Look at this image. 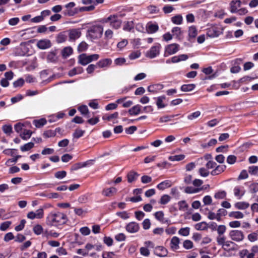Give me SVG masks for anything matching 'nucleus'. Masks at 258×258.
Segmentation results:
<instances>
[{"instance_id":"0eeeda50","label":"nucleus","mask_w":258,"mask_h":258,"mask_svg":"<svg viewBox=\"0 0 258 258\" xmlns=\"http://www.w3.org/2000/svg\"><path fill=\"white\" fill-rule=\"evenodd\" d=\"M44 216V210L43 208H40L35 212L31 211L28 213L27 217L28 219L33 220L34 219H41Z\"/></svg>"},{"instance_id":"7c9ffc66","label":"nucleus","mask_w":258,"mask_h":258,"mask_svg":"<svg viewBox=\"0 0 258 258\" xmlns=\"http://www.w3.org/2000/svg\"><path fill=\"white\" fill-rule=\"evenodd\" d=\"M73 52L72 48L70 46L64 47L61 51V54L63 57H67L70 56Z\"/></svg>"},{"instance_id":"4be33fe9","label":"nucleus","mask_w":258,"mask_h":258,"mask_svg":"<svg viewBox=\"0 0 258 258\" xmlns=\"http://www.w3.org/2000/svg\"><path fill=\"white\" fill-rule=\"evenodd\" d=\"M142 106L137 104L131 108L128 112L131 115H137L141 112Z\"/></svg>"},{"instance_id":"680f3d73","label":"nucleus","mask_w":258,"mask_h":258,"mask_svg":"<svg viewBox=\"0 0 258 258\" xmlns=\"http://www.w3.org/2000/svg\"><path fill=\"white\" fill-rule=\"evenodd\" d=\"M208 218L210 220H216L217 221H220L219 217H218L217 213H215L213 212H209L208 215Z\"/></svg>"},{"instance_id":"ddd939ff","label":"nucleus","mask_w":258,"mask_h":258,"mask_svg":"<svg viewBox=\"0 0 258 258\" xmlns=\"http://www.w3.org/2000/svg\"><path fill=\"white\" fill-rule=\"evenodd\" d=\"M241 1L240 0H233L230 3V11L231 13H236L241 6Z\"/></svg>"},{"instance_id":"37998d69","label":"nucleus","mask_w":258,"mask_h":258,"mask_svg":"<svg viewBox=\"0 0 258 258\" xmlns=\"http://www.w3.org/2000/svg\"><path fill=\"white\" fill-rule=\"evenodd\" d=\"M195 228L197 230H205L207 229V223L206 222H202L196 224Z\"/></svg>"},{"instance_id":"f257e3e1","label":"nucleus","mask_w":258,"mask_h":258,"mask_svg":"<svg viewBox=\"0 0 258 258\" xmlns=\"http://www.w3.org/2000/svg\"><path fill=\"white\" fill-rule=\"evenodd\" d=\"M47 224L55 227L65 224L68 221L67 215L61 212H51L48 214L46 218Z\"/></svg>"},{"instance_id":"5701e85b","label":"nucleus","mask_w":258,"mask_h":258,"mask_svg":"<svg viewBox=\"0 0 258 258\" xmlns=\"http://www.w3.org/2000/svg\"><path fill=\"white\" fill-rule=\"evenodd\" d=\"M164 87V86L162 84H154L152 85H150L148 87V91L152 93H156L158 91H159L162 89Z\"/></svg>"},{"instance_id":"5fc2aeb1","label":"nucleus","mask_w":258,"mask_h":258,"mask_svg":"<svg viewBox=\"0 0 258 258\" xmlns=\"http://www.w3.org/2000/svg\"><path fill=\"white\" fill-rule=\"evenodd\" d=\"M67 39V36L64 33H60L56 37V42L58 43L64 42Z\"/></svg>"},{"instance_id":"de8ad7c7","label":"nucleus","mask_w":258,"mask_h":258,"mask_svg":"<svg viewBox=\"0 0 258 258\" xmlns=\"http://www.w3.org/2000/svg\"><path fill=\"white\" fill-rule=\"evenodd\" d=\"M95 9V6L93 5L87 7H82L77 8L78 12H82L84 11H92Z\"/></svg>"},{"instance_id":"1a4fd4ad","label":"nucleus","mask_w":258,"mask_h":258,"mask_svg":"<svg viewBox=\"0 0 258 258\" xmlns=\"http://www.w3.org/2000/svg\"><path fill=\"white\" fill-rule=\"evenodd\" d=\"M112 61L109 58H103L99 60L97 63V66L99 69L106 70L111 65Z\"/></svg>"},{"instance_id":"473e14b6","label":"nucleus","mask_w":258,"mask_h":258,"mask_svg":"<svg viewBox=\"0 0 258 258\" xmlns=\"http://www.w3.org/2000/svg\"><path fill=\"white\" fill-rule=\"evenodd\" d=\"M154 216L155 218L159 221L160 222L165 223L166 222H167V220H165L164 216V213L162 211H158L155 213Z\"/></svg>"},{"instance_id":"f3484780","label":"nucleus","mask_w":258,"mask_h":258,"mask_svg":"<svg viewBox=\"0 0 258 258\" xmlns=\"http://www.w3.org/2000/svg\"><path fill=\"white\" fill-rule=\"evenodd\" d=\"M116 192V188L114 187H111L103 189L102 191V194L104 196L110 197L114 196Z\"/></svg>"},{"instance_id":"b1692460","label":"nucleus","mask_w":258,"mask_h":258,"mask_svg":"<svg viewBox=\"0 0 258 258\" xmlns=\"http://www.w3.org/2000/svg\"><path fill=\"white\" fill-rule=\"evenodd\" d=\"M226 168V165H221L216 166L215 169L211 172L212 175H217L223 172Z\"/></svg>"},{"instance_id":"20e7f679","label":"nucleus","mask_w":258,"mask_h":258,"mask_svg":"<svg viewBox=\"0 0 258 258\" xmlns=\"http://www.w3.org/2000/svg\"><path fill=\"white\" fill-rule=\"evenodd\" d=\"M179 49V45L177 43H172L167 45L165 47L164 56L167 57L176 53Z\"/></svg>"},{"instance_id":"69168bd1","label":"nucleus","mask_w":258,"mask_h":258,"mask_svg":"<svg viewBox=\"0 0 258 258\" xmlns=\"http://www.w3.org/2000/svg\"><path fill=\"white\" fill-rule=\"evenodd\" d=\"M147 10L150 14H157L159 10L155 6L151 5L147 8Z\"/></svg>"},{"instance_id":"a878e982","label":"nucleus","mask_w":258,"mask_h":258,"mask_svg":"<svg viewBox=\"0 0 258 258\" xmlns=\"http://www.w3.org/2000/svg\"><path fill=\"white\" fill-rule=\"evenodd\" d=\"M135 26L134 22L133 21H128L124 22L123 30L125 31L130 32L134 29Z\"/></svg>"},{"instance_id":"7ed1b4c3","label":"nucleus","mask_w":258,"mask_h":258,"mask_svg":"<svg viewBox=\"0 0 258 258\" xmlns=\"http://www.w3.org/2000/svg\"><path fill=\"white\" fill-rule=\"evenodd\" d=\"M103 32V27L100 25L91 26L87 30V36L90 39H98L101 37Z\"/></svg>"},{"instance_id":"6e6552de","label":"nucleus","mask_w":258,"mask_h":258,"mask_svg":"<svg viewBox=\"0 0 258 258\" xmlns=\"http://www.w3.org/2000/svg\"><path fill=\"white\" fill-rule=\"evenodd\" d=\"M140 227L138 223L136 222H131L125 226V229L130 233H135L140 230Z\"/></svg>"},{"instance_id":"c756f323","label":"nucleus","mask_w":258,"mask_h":258,"mask_svg":"<svg viewBox=\"0 0 258 258\" xmlns=\"http://www.w3.org/2000/svg\"><path fill=\"white\" fill-rule=\"evenodd\" d=\"M242 187L239 186H235L233 189L234 195L237 197L238 199H240L244 195V192L242 190Z\"/></svg>"},{"instance_id":"c9c22d12","label":"nucleus","mask_w":258,"mask_h":258,"mask_svg":"<svg viewBox=\"0 0 258 258\" xmlns=\"http://www.w3.org/2000/svg\"><path fill=\"white\" fill-rule=\"evenodd\" d=\"M47 122L46 120L44 118H41L39 119L34 120L33 121V124L36 127L40 128L44 125Z\"/></svg>"},{"instance_id":"423d86ee","label":"nucleus","mask_w":258,"mask_h":258,"mask_svg":"<svg viewBox=\"0 0 258 258\" xmlns=\"http://www.w3.org/2000/svg\"><path fill=\"white\" fill-rule=\"evenodd\" d=\"M229 236L233 241L240 242L243 240L244 236L243 232L237 230H233L229 232Z\"/></svg>"},{"instance_id":"412c9836","label":"nucleus","mask_w":258,"mask_h":258,"mask_svg":"<svg viewBox=\"0 0 258 258\" xmlns=\"http://www.w3.org/2000/svg\"><path fill=\"white\" fill-rule=\"evenodd\" d=\"M172 185V182L170 180H164L157 185V188L161 190H163L170 187Z\"/></svg>"},{"instance_id":"2eb2a0df","label":"nucleus","mask_w":258,"mask_h":258,"mask_svg":"<svg viewBox=\"0 0 258 258\" xmlns=\"http://www.w3.org/2000/svg\"><path fill=\"white\" fill-rule=\"evenodd\" d=\"M180 239L177 236H173L170 241V247L173 251H176L179 248Z\"/></svg>"},{"instance_id":"bf43d9fd","label":"nucleus","mask_w":258,"mask_h":258,"mask_svg":"<svg viewBox=\"0 0 258 258\" xmlns=\"http://www.w3.org/2000/svg\"><path fill=\"white\" fill-rule=\"evenodd\" d=\"M31 135L32 132L30 130H25L23 131L21 136L24 140H27L31 137Z\"/></svg>"},{"instance_id":"f8f14e48","label":"nucleus","mask_w":258,"mask_h":258,"mask_svg":"<svg viewBox=\"0 0 258 258\" xmlns=\"http://www.w3.org/2000/svg\"><path fill=\"white\" fill-rule=\"evenodd\" d=\"M36 46L40 49H46L51 47V43L49 40L43 39L38 41Z\"/></svg>"},{"instance_id":"393cba45","label":"nucleus","mask_w":258,"mask_h":258,"mask_svg":"<svg viewBox=\"0 0 258 258\" xmlns=\"http://www.w3.org/2000/svg\"><path fill=\"white\" fill-rule=\"evenodd\" d=\"M171 21L175 25H179L182 24L183 17L180 14H178L171 17Z\"/></svg>"},{"instance_id":"f03ea898","label":"nucleus","mask_w":258,"mask_h":258,"mask_svg":"<svg viewBox=\"0 0 258 258\" xmlns=\"http://www.w3.org/2000/svg\"><path fill=\"white\" fill-rule=\"evenodd\" d=\"M102 23L107 24L113 29L117 30L121 27L122 20L117 14H111L107 17L103 18L100 21Z\"/></svg>"},{"instance_id":"72a5a7b5","label":"nucleus","mask_w":258,"mask_h":258,"mask_svg":"<svg viewBox=\"0 0 258 258\" xmlns=\"http://www.w3.org/2000/svg\"><path fill=\"white\" fill-rule=\"evenodd\" d=\"M90 162H91V161L89 160L85 162L78 163L75 164L72 166L71 169L72 170H77L81 168L84 167L86 166Z\"/></svg>"},{"instance_id":"9d476101","label":"nucleus","mask_w":258,"mask_h":258,"mask_svg":"<svg viewBox=\"0 0 258 258\" xmlns=\"http://www.w3.org/2000/svg\"><path fill=\"white\" fill-rule=\"evenodd\" d=\"M221 32L220 31V29L219 28L213 26L209 28L207 32V35L208 37L210 38H214L218 37Z\"/></svg>"},{"instance_id":"58836bf2","label":"nucleus","mask_w":258,"mask_h":258,"mask_svg":"<svg viewBox=\"0 0 258 258\" xmlns=\"http://www.w3.org/2000/svg\"><path fill=\"white\" fill-rule=\"evenodd\" d=\"M171 200V197L166 194L163 195L161 196L159 203L161 205H166Z\"/></svg>"},{"instance_id":"e433bc0d","label":"nucleus","mask_w":258,"mask_h":258,"mask_svg":"<svg viewBox=\"0 0 258 258\" xmlns=\"http://www.w3.org/2000/svg\"><path fill=\"white\" fill-rule=\"evenodd\" d=\"M230 217L235 219H242L244 217L243 214L239 211L231 212L229 213Z\"/></svg>"},{"instance_id":"6e6d98bb","label":"nucleus","mask_w":258,"mask_h":258,"mask_svg":"<svg viewBox=\"0 0 258 258\" xmlns=\"http://www.w3.org/2000/svg\"><path fill=\"white\" fill-rule=\"evenodd\" d=\"M88 45L85 42H81L78 46V51L79 52H83L88 49Z\"/></svg>"},{"instance_id":"3c124183","label":"nucleus","mask_w":258,"mask_h":258,"mask_svg":"<svg viewBox=\"0 0 258 258\" xmlns=\"http://www.w3.org/2000/svg\"><path fill=\"white\" fill-rule=\"evenodd\" d=\"M190 228L189 227L181 228L178 231V234L183 236H187L189 234Z\"/></svg>"},{"instance_id":"a18cd8bd","label":"nucleus","mask_w":258,"mask_h":258,"mask_svg":"<svg viewBox=\"0 0 258 258\" xmlns=\"http://www.w3.org/2000/svg\"><path fill=\"white\" fill-rule=\"evenodd\" d=\"M185 158V156L183 154L176 155L173 156H170L168 157V159L171 161H179Z\"/></svg>"},{"instance_id":"6ab92c4d","label":"nucleus","mask_w":258,"mask_h":258,"mask_svg":"<svg viewBox=\"0 0 258 258\" xmlns=\"http://www.w3.org/2000/svg\"><path fill=\"white\" fill-rule=\"evenodd\" d=\"M78 62L83 66H86L90 63L88 55L86 53L80 54L78 57Z\"/></svg>"},{"instance_id":"4468645a","label":"nucleus","mask_w":258,"mask_h":258,"mask_svg":"<svg viewBox=\"0 0 258 258\" xmlns=\"http://www.w3.org/2000/svg\"><path fill=\"white\" fill-rule=\"evenodd\" d=\"M156 100V104L158 109L163 108L167 106V104L165 103L166 97L164 95L155 97Z\"/></svg>"},{"instance_id":"4c0bfd02","label":"nucleus","mask_w":258,"mask_h":258,"mask_svg":"<svg viewBox=\"0 0 258 258\" xmlns=\"http://www.w3.org/2000/svg\"><path fill=\"white\" fill-rule=\"evenodd\" d=\"M78 110L82 114L84 115L86 117L89 118L90 117L89 115V110L86 105H82L80 106Z\"/></svg>"},{"instance_id":"09e8293b","label":"nucleus","mask_w":258,"mask_h":258,"mask_svg":"<svg viewBox=\"0 0 258 258\" xmlns=\"http://www.w3.org/2000/svg\"><path fill=\"white\" fill-rule=\"evenodd\" d=\"M85 132V131L84 130H82L80 128H77L73 135V137L76 139H79L84 135Z\"/></svg>"},{"instance_id":"ea45409f","label":"nucleus","mask_w":258,"mask_h":258,"mask_svg":"<svg viewBox=\"0 0 258 258\" xmlns=\"http://www.w3.org/2000/svg\"><path fill=\"white\" fill-rule=\"evenodd\" d=\"M118 116V113L115 112L110 115L105 114L103 116L102 119L104 120L111 121L114 118H117Z\"/></svg>"},{"instance_id":"2f4dec72","label":"nucleus","mask_w":258,"mask_h":258,"mask_svg":"<svg viewBox=\"0 0 258 258\" xmlns=\"http://www.w3.org/2000/svg\"><path fill=\"white\" fill-rule=\"evenodd\" d=\"M83 72V69L81 67H79L75 68L72 69L71 70H70L68 74L70 77H73L77 74H80Z\"/></svg>"},{"instance_id":"f704fd0d","label":"nucleus","mask_w":258,"mask_h":258,"mask_svg":"<svg viewBox=\"0 0 258 258\" xmlns=\"http://www.w3.org/2000/svg\"><path fill=\"white\" fill-rule=\"evenodd\" d=\"M195 87L194 84H184L181 86L180 89L183 92H189L193 90Z\"/></svg>"},{"instance_id":"79ce46f5","label":"nucleus","mask_w":258,"mask_h":258,"mask_svg":"<svg viewBox=\"0 0 258 258\" xmlns=\"http://www.w3.org/2000/svg\"><path fill=\"white\" fill-rule=\"evenodd\" d=\"M138 174L134 171L130 172L127 174V180L128 182H132L137 178Z\"/></svg>"},{"instance_id":"49530a36","label":"nucleus","mask_w":258,"mask_h":258,"mask_svg":"<svg viewBox=\"0 0 258 258\" xmlns=\"http://www.w3.org/2000/svg\"><path fill=\"white\" fill-rule=\"evenodd\" d=\"M34 143L32 142H29L25 144L24 145L20 147V149L22 152H25L30 150L34 147Z\"/></svg>"},{"instance_id":"39448f33","label":"nucleus","mask_w":258,"mask_h":258,"mask_svg":"<svg viewBox=\"0 0 258 258\" xmlns=\"http://www.w3.org/2000/svg\"><path fill=\"white\" fill-rule=\"evenodd\" d=\"M161 48L160 44H155L147 52L146 56L150 58H154L157 57L160 54Z\"/></svg>"},{"instance_id":"8fccbe9b","label":"nucleus","mask_w":258,"mask_h":258,"mask_svg":"<svg viewBox=\"0 0 258 258\" xmlns=\"http://www.w3.org/2000/svg\"><path fill=\"white\" fill-rule=\"evenodd\" d=\"M177 114L176 115H165L163 116H162L159 119L160 122L163 123V122H166L169 121L171 120V119L176 116H177Z\"/></svg>"},{"instance_id":"774afa93","label":"nucleus","mask_w":258,"mask_h":258,"mask_svg":"<svg viewBox=\"0 0 258 258\" xmlns=\"http://www.w3.org/2000/svg\"><path fill=\"white\" fill-rule=\"evenodd\" d=\"M113 36V32L110 29H107L104 33L105 39L109 40L111 39Z\"/></svg>"},{"instance_id":"338daca9","label":"nucleus","mask_w":258,"mask_h":258,"mask_svg":"<svg viewBox=\"0 0 258 258\" xmlns=\"http://www.w3.org/2000/svg\"><path fill=\"white\" fill-rule=\"evenodd\" d=\"M80 232L83 235H89L91 231L90 229L87 226L83 227L80 229Z\"/></svg>"},{"instance_id":"052dcab7","label":"nucleus","mask_w":258,"mask_h":258,"mask_svg":"<svg viewBox=\"0 0 258 258\" xmlns=\"http://www.w3.org/2000/svg\"><path fill=\"white\" fill-rule=\"evenodd\" d=\"M3 132L7 135H10L12 132V126L11 125H4L2 127Z\"/></svg>"},{"instance_id":"dca6fc26","label":"nucleus","mask_w":258,"mask_h":258,"mask_svg":"<svg viewBox=\"0 0 258 258\" xmlns=\"http://www.w3.org/2000/svg\"><path fill=\"white\" fill-rule=\"evenodd\" d=\"M172 35L177 39H181L182 37L183 31L181 28L178 27H174L171 29Z\"/></svg>"},{"instance_id":"c85d7f7f","label":"nucleus","mask_w":258,"mask_h":258,"mask_svg":"<svg viewBox=\"0 0 258 258\" xmlns=\"http://www.w3.org/2000/svg\"><path fill=\"white\" fill-rule=\"evenodd\" d=\"M249 206V203L246 202H239L234 204L235 208L239 210H245L247 209Z\"/></svg>"},{"instance_id":"cd10ccee","label":"nucleus","mask_w":258,"mask_h":258,"mask_svg":"<svg viewBox=\"0 0 258 258\" xmlns=\"http://www.w3.org/2000/svg\"><path fill=\"white\" fill-rule=\"evenodd\" d=\"M57 59V53L55 51L49 52L47 55V60L49 62H54Z\"/></svg>"},{"instance_id":"864d4df0","label":"nucleus","mask_w":258,"mask_h":258,"mask_svg":"<svg viewBox=\"0 0 258 258\" xmlns=\"http://www.w3.org/2000/svg\"><path fill=\"white\" fill-rule=\"evenodd\" d=\"M183 247L185 249H190L193 248L194 243L190 240H185L183 242Z\"/></svg>"},{"instance_id":"e2e57ef3","label":"nucleus","mask_w":258,"mask_h":258,"mask_svg":"<svg viewBox=\"0 0 258 258\" xmlns=\"http://www.w3.org/2000/svg\"><path fill=\"white\" fill-rule=\"evenodd\" d=\"M216 230L217 231L218 235H223L226 230V227L224 225H220L217 227Z\"/></svg>"},{"instance_id":"aec40b11","label":"nucleus","mask_w":258,"mask_h":258,"mask_svg":"<svg viewBox=\"0 0 258 258\" xmlns=\"http://www.w3.org/2000/svg\"><path fill=\"white\" fill-rule=\"evenodd\" d=\"M155 253L159 256L163 257L167 255L168 251L163 246H159L155 248Z\"/></svg>"},{"instance_id":"a211bd4d","label":"nucleus","mask_w":258,"mask_h":258,"mask_svg":"<svg viewBox=\"0 0 258 258\" xmlns=\"http://www.w3.org/2000/svg\"><path fill=\"white\" fill-rule=\"evenodd\" d=\"M81 35V32L79 29H72L69 32V39L70 40H75L78 39Z\"/></svg>"},{"instance_id":"603ef678","label":"nucleus","mask_w":258,"mask_h":258,"mask_svg":"<svg viewBox=\"0 0 258 258\" xmlns=\"http://www.w3.org/2000/svg\"><path fill=\"white\" fill-rule=\"evenodd\" d=\"M178 205L179 210L185 211L188 209V206L185 201H181L178 202Z\"/></svg>"},{"instance_id":"bb28decb","label":"nucleus","mask_w":258,"mask_h":258,"mask_svg":"<svg viewBox=\"0 0 258 258\" xmlns=\"http://www.w3.org/2000/svg\"><path fill=\"white\" fill-rule=\"evenodd\" d=\"M189 39L195 38L198 35V30L195 26H190L188 30Z\"/></svg>"},{"instance_id":"a19ab883","label":"nucleus","mask_w":258,"mask_h":258,"mask_svg":"<svg viewBox=\"0 0 258 258\" xmlns=\"http://www.w3.org/2000/svg\"><path fill=\"white\" fill-rule=\"evenodd\" d=\"M202 189V188H194L192 186H187L185 187L184 191L187 194H195L199 192Z\"/></svg>"},{"instance_id":"0e129e2a","label":"nucleus","mask_w":258,"mask_h":258,"mask_svg":"<svg viewBox=\"0 0 258 258\" xmlns=\"http://www.w3.org/2000/svg\"><path fill=\"white\" fill-rule=\"evenodd\" d=\"M116 215L123 220L127 219L130 217L129 214L126 211L117 212Z\"/></svg>"},{"instance_id":"9b49d317","label":"nucleus","mask_w":258,"mask_h":258,"mask_svg":"<svg viewBox=\"0 0 258 258\" xmlns=\"http://www.w3.org/2000/svg\"><path fill=\"white\" fill-rule=\"evenodd\" d=\"M146 30L148 33H155L158 31L159 26L156 22H149L146 26Z\"/></svg>"},{"instance_id":"13d9d810","label":"nucleus","mask_w":258,"mask_h":258,"mask_svg":"<svg viewBox=\"0 0 258 258\" xmlns=\"http://www.w3.org/2000/svg\"><path fill=\"white\" fill-rule=\"evenodd\" d=\"M127 44H128L127 40L125 39H123L117 43V47L119 50H122L123 48H124L127 45Z\"/></svg>"},{"instance_id":"c03bdc74","label":"nucleus","mask_w":258,"mask_h":258,"mask_svg":"<svg viewBox=\"0 0 258 258\" xmlns=\"http://www.w3.org/2000/svg\"><path fill=\"white\" fill-rule=\"evenodd\" d=\"M227 193L225 190H220L216 192L214 195V198L216 199H223L226 197Z\"/></svg>"},{"instance_id":"4d7b16f0","label":"nucleus","mask_w":258,"mask_h":258,"mask_svg":"<svg viewBox=\"0 0 258 258\" xmlns=\"http://www.w3.org/2000/svg\"><path fill=\"white\" fill-rule=\"evenodd\" d=\"M247 238L250 242H254L258 239V234L256 232H252L247 235Z\"/></svg>"}]
</instances>
